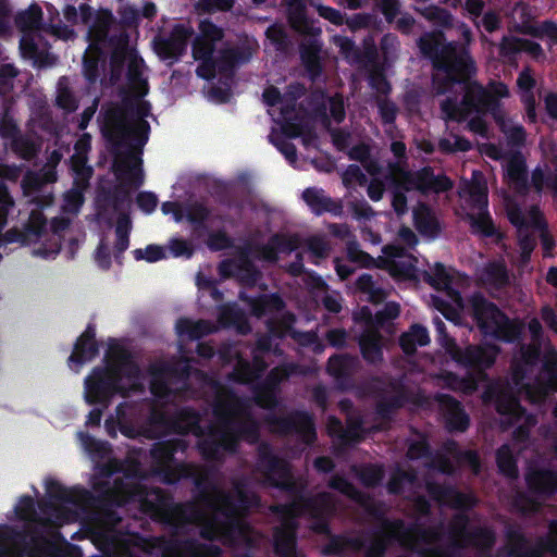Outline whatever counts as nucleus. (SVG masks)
I'll list each match as a JSON object with an SVG mask.
<instances>
[{
    "instance_id": "f257e3e1",
    "label": "nucleus",
    "mask_w": 557,
    "mask_h": 557,
    "mask_svg": "<svg viewBox=\"0 0 557 557\" xmlns=\"http://www.w3.org/2000/svg\"><path fill=\"white\" fill-rule=\"evenodd\" d=\"M240 400L233 391L218 394L213 403V414L219 425H201V414L193 407H183L172 414V432L178 435L193 434L199 437L197 448L208 462H222L225 454L237 451L239 443L256 444L260 440L259 422L247 412L243 419H235Z\"/></svg>"
},
{
    "instance_id": "f03ea898",
    "label": "nucleus",
    "mask_w": 557,
    "mask_h": 557,
    "mask_svg": "<svg viewBox=\"0 0 557 557\" xmlns=\"http://www.w3.org/2000/svg\"><path fill=\"white\" fill-rule=\"evenodd\" d=\"M257 466L269 486L286 493L292 498L290 503L274 506V512L306 517L311 522L312 532L320 535L331 534L330 521L337 509L336 500L331 493L308 495L307 484L294 478L289 462L274 454L268 444L259 446Z\"/></svg>"
},
{
    "instance_id": "7ed1b4c3",
    "label": "nucleus",
    "mask_w": 557,
    "mask_h": 557,
    "mask_svg": "<svg viewBox=\"0 0 557 557\" xmlns=\"http://www.w3.org/2000/svg\"><path fill=\"white\" fill-rule=\"evenodd\" d=\"M144 59L132 52L127 63L126 77L133 90L132 97H124L121 104L108 108L103 113L102 136L112 146H128L140 153L149 139L151 104L143 98L149 92V85L143 77Z\"/></svg>"
},
{
    "instance_id": "20e7f679",
    "label": "nucleus",
    "mask_w": 557,
    "mask_h": 557,
    "mask_svg": "<svg viewBox=\"0 0 557 557\" xmlns=\"http://www.w3.org/2000/svg\"><path fill=\"white\" fill-rule=\"evenodd\" d=\"M106 366H97L85 377V400L88 405L108 407L116 395L127 398L144 393L143 373L132 352L123 346L110 347Z\"/></svg>"
},
{
    "instance_id": "39448f33",
    "label": "nucleus",
    "mask_w": 557,
    "mask_h": 557,
    "mask_svg": "<svg viewBox=\"0 0 557 557\" xmlns=\"http://www.w3.org/2000/svg\"><path fill=\"white\" fill-rule=\"evenodd\" d=\"M461 86L463 96L460 102L454 96L446 97L440 103L442 117L446 122H463L472 113L487 114L488 108L496 106L497 98L509 97L508 86L500 81H491L484 87L472 78Z\"/></svg>"
},
{
    "instance_id": "423d86ee",
    "label": "nucleus",
    "mask_w": 557,
    "mask_h": 557,
    "mask_svg": "<svg viewBox=\"0 0 557 557\" xmlns=\"http://www.w3.org/2000/svg\"><path fill=\"white\" fill-rule=\"evenodd\" d=\"M433 70L432 87L437 96L451 92L455 86L466 84L478 73L470 48L455 40L444 44V50Z\"/></svg>"
},
{
    "instance_id": "0eeeda50",
    "label": "nucleus",
    "mask_w": 557,
    "mask_h": 557,
    "mask_svg": "<svg viewBox=\"0 0 557 557\" xmlns=\"http://www.w3.org/2000/svg\"><path fill=\"white\" fill-rule=\"evenodd\" d=\"M470 315L484 336L503 343H515L521 338L523 324L510 319L496 304L481 292H474L468 299Z\"/></svg>"
},
{
    "instance_id": "6e6552de",
    "label": "nucleus",
    "mask_w": 557,
    "mask_h": 557,
    "mask_svg": "<svg viewBox=\"0 0 557 557\" xmlns=\"http://www.w3.org/2000/svg\"><path fill=\"white\" fill-rule=\"evenodd\" d=\"M335 44L350 65H356L368 72L369 85L376 91L377 114L383 119V62L377 60L379 53L374 36L367 35L362 39L361 48L349 37H338Z\"/></svg>"
},
{
    "instance_id": "1a4fd4ad",
    "label": "nucleus",
    "mask_w": 557,
    "mask_h": 557,
    "mask_svg": "<svg viewBox=\"0 0 557 557\" xmlns=\"http://www.w3.org/2000/svg\"><path fill=\"white\" fill-rule=\"evenodd\" d=\"M433 324L438 344L457 364L465 369H473L479 373H484L485 370L494 366L499 351L497 346L485 348L479 345H468L462 348L447 333L446 324L440 317L433 319Z\"/></svg>"
},
{
    "instance_id": "9d476101",
    "label": "nucleus",
    "mask_w": 557,
    "mask_h": 557,
    "mask_svg": "<svg viewBox=\"0 0 557 557\" xmlns=\"http://www.w3.org/2000/svg\"><path fill=\"white\" fill-rule=\"evenodd\" d=\"M188 447V441L181 437L159 441L152 445L150 456L153 461V473L164 484L173 485L194 475L193 463L175 459V454L185 453Z\"/></svg>"
},
{
    "instance_id": "9b49d317",
    "label": "nucleus",
    "mask_w": 557,
    "mask_h": 557,
    "mask_svg": "<svg viewBox=\"0 0 557 557\" xmlns=\"http://www.w3.org/2000/svg\"><path fill=\"white\" fill-rule=\"evenodd\" d=\"M372 513L375 518V530L373 542L363 535L345 536L330 534L329 542L323 546L322 553L325 556H345L349 553L366 552V557H383V502H377Z\"/></svg>"
},
{
    "instance_id": "f8f14e48",
    "label": "nucleus",
    "mask_w": 557,
    "mask_h": 557,
    "mask_svg": "<svg viewBox=\"0 0 557 557\" xmlns=\"http://www.w3.org/2000/svg\"><path fill=\"white\" fill-rule=\"evenodd\" d=\"M114 149H117L113 146ZM120 147L119 149H121ZM124 153L123 158L117 157L113 162V171L119 180L127 176L128 182H121L103 191L104 200L113 208L114 211H120L125 203L129 201V190L127 184L134 188H139L144 184V172L141 169L143 160L135 153L139 154L138 150L132 149ZM143 151L140 152V154Z\"/></svg>"
},
{
    "instance_id": "ddd939ff",
    "label": "nucleus",
    "mask_w": 557,
    "mask_h": 557,
    "mask_svg": "<svg viewBox=\"0 0 557 557\" xmlns=\"http://www.w3.org/2000/svg\"><path fill=\"white\" fill-rule=\"evenodd\" d=\"M355 323L363 326L359 336V347L362 358L371 364L383 360V309L373 314L368 306L360 307L354 312Z\"/></svg>"
},
{
    "instance_id": "4468645a",
    "label": "nucleus",
    "mask_w": 557,
    "mask_h": 557,
    "mask_svg": "<svg viewBox=\"0 0 557 557\" xmlns=\"http://www.w3.org/2000/svg\"><path fill=\"white\" fill-rule=\"evenodd\" d=\"M505 178L515 195L524 198L531 188L541 196L544 187H547L548 174L546 175L542 166L537 165L532 170L529 180L525 159L520 152H516L505 165Z\"/></svg>"
},
{
    "instance_id": "2eb2a0df",
    "label": "nucleus",
    "mask_w": 557,
    "mask_h": 557,
    "mask_svg": "<svg viewBox=\"0 0 557 557\" xmlns=\"http://www.w3.org/2000/svg\"><path fill=\"white\" fill-rule=\"evenodd\" d=\"M264 422L270 430L278 435H297L306 445H311L317 441V430L313 417L305 410H295L287 416H276L269 413Z\"/></svg>"
},
{
    "instance_id": "dca6fc26",
    "label": "nucleus",
    "mask_w": 557,
    "mask_h": 557,
    "mask_svg": "<svg viewBox=\"0 0 557 557\" xmlns=\"http://www.w3.org/2000/svg\"><path fill=\"white\" fill-rule=\"evenodd\" d=\"M484 399L494 401L496 411L505 417L508 424L513 425L523 420L531 431L537 423L536 416L529 413L521 405L518 394L509 385L500 388L490 387L484 392Z\"/></svg>"
},
{
    "instance_id": "f3484780",
    "label": "nucleus",
    "mask_w": 557,
    "mask_h": 557,
    "mask_svg": "<svg viewBox=\"0 0 557 557\" xmlns=\"http://www.w3.org/2000/svg\"><path fill=\"white\" fill-rule=\"evenodd\" d=\"M430 535L431 531L417 522L405 524L399 521L397 523L398 542L405 550L421 557H454L449 548L438 546L424 548L422 544L430 541Z\"/></svg>"
},
{
    "instance_id": "a211bd4d",
    "label": "nucleus",
    "mask_w": 557,
    "mask_h": 557,
    "mask_svg": "<svg viewBox=\"0 0 557 557\" xmlns=\"http://www.w3.org/2000/svg\"><path fill=\"white\" fill-rule=\"evenodd\" d=\"M234 490V494L219 491L218 505L214 506V509L228 520L244 517L260 505V497L255 492L246 490L240 483H237Z\"/></svg>"
},
{
    "instance_id": "6ab92c4d",
    "label": "nucleus",
    "mask_w": 557,
    "mask_h": 557,
    "mask_svg": "<svg viewBox=\"0 0 557 557\" xmlns=\"http://www.w3.org/2000/svg\"><path fill=\"white\" fill-rule=\"evenodd\" d=\"M453 181L446 174L435 175L432 166L407 171L401 175V186L406 191L418 190L422 195L440 194L453 188Z\"/></svg>"
},
{
    "instance_id": "aec40b11",
    "label": "nucleus",
    "mask_w": 557,
    "mask_h": 557,
    "mask_svg": "<svg viewBox=\"0 0 557 557\" xmlns=\"http://www.w3.org/2000/svg\"><path fill=\"white\" fill-rule=\"evenodd\" d=\"M360 361L350 355H333L327 360V373L334 379L336 387L342 392H349L357 387L355 375Z\"/></svg>"
},
{
    "instance_id": "412c9836",
    "label": "nucleus",
    "mask_w": 557,
    "mask_h": 557,
    "mask_svg": "<svg viewBox=\"0 0 557 557\" xmlns=\"http://www.w3.org/2000/svg\"><path fill=\"white\" fill-rule=\"evenodd\" d=\"M194 30L184 24H175L166 38L154 41L157 54L162 60H178L186 51Z\"/></svg>"
},
{
    "instance_id": "4be33fe9",
    "label": "nucleus",
    "mask_w": 557,
    "mask_h": 557,
    "mask_svg": "<svg viewBox=\"0 0 557 557\" xmlns=\"http://www.w3.org/2000/svg\"><path fill=\"white\" fill-rule=\"evenodd\" d=\"M100 474L106 480H98L92 483V488L107 497L113 498H129L139 494L141 485L138 483L131 482L125 475L117 476L110 481L113 474V469L110 466H104L100 470Z\"/></svg>"
},
{
    "instance_id": "5701e85b",
    "label": "nucleus",
    "mask_w": 557,
    "mask_h": 557,
    "mask_svg": "<svg viewBox=\"0 0 557 557\" xmlns=\"http://www.w3.org/2000/svg\"><path fill=\"white\" fill-rule=\"evenodd\" d=\"M505 210L508 221L519 231L529 227L544 231L547 228V223L539 205H532L528 211L527 218L521 205L512 197L505 198Z\"/></svg>"
},
{
    "instance_id": "b1692460",
    "label": "nucleus",
    "mask_w": 557,
    "mask_h": 557,
    "mask_svg": "<svg viewBox=\"0 0 557 557\" xmlns=\"http://www.w3.org/2000/svg\"><path fill=\"white\" fill-rule=\"evenodd\" d=\"M528 491L540 498L557 494V471L547 468L529 467L524 474Z\"/></svg>"
},
{
    "instance_id": "393cba45",
    "label": "nucleus",
    "mask_w": 557,
    "mask_h": 557,
    "mask_svg": "<svg viewBox=\"0 0 557 557\" xmlns=\"http://www.w3.org/2000/svg\"><path fill=\"white\" fill-rule=\"evenodd\" d=\"M436 400L443 411L445 428L448 432H466L470 426V417L462 404L449 394H438Z\"/></svg>"
},
{
    "instance_id": "a878e982",
    "label": "nucleus",
    "mask_w": 557,
    "mask_h": 557,
    "mask_svg": "<svg viewBox=\"0 0 557 557\" xmlns=\"http://www.w3.org/2000/svg\"><path fill=\"white\" fill-rule=\"evenodd\" d=\"M469 536L465 542L450 541L445 548L455 555L456 549H463L467 547H473L478 550L480 556L491 555L492 549L496 544L495 531L485 525H476L471 528Z\"/></svg>"
},
{
    "instance_id": "bb28decb",
    "label": "nucleus",
    "mask_w": 557,
    "mask_h": 557,
    "mask_svg": "<svg viewBox=\"0 0 557 557\" xmlns=\"http://www.w3.org/2000/svg\"><path fill=\"white\" fill-rule=\"evenodd\" d=\"M297 522L286 520L273 531V550L276 557H304L297 550Z\"/></svg>"
},
{
    "instance_id": "cd10ccee",
    "label": "nucleus",
    "mask_w": 557,
    "mask_h": 557,
    "mask_svg": "<svg viewBox=\"0 0 557 557\" xmlns=\"http://www.w3.org/2000/svg\"><path fill=\"white\" fill-rule=\"evenodd\" d=\"M99 355V343L96 339V325L88 323L85 331L77 337L69 363L81 368L84 363L94 360Z\"/></svg>"
},
{
    "instance_id": "c85d7f7f",
    "label": "nucleus",
    "mask_w": 557,
    "mask_h": 557,
    "mask_svg": "<svg viewBox=\"0 0 557 557\" xmlns=\"http://www.w3.org/2000/svg\"><path fill=\"white\" fill-rule=\"evenodd\" d=\"M299 244V238L295 234L276 233L265 244L258 247V257L267 262L275 263L280 253H290L298 249Z\"/></svg>"
},
{
    "instance_id": "c756f323",
    "label": "nucleus",
    "mask_w": 557,
    "mask_h": 557,
    "mask_svg": "<svg viewBox=\"0 0 557 557\" xmlns=\"http://www.w3.org/2000/svg\"><path fill=\"white\" fill-rule=\"evenodd\" d=\"M115 18L109 9H100L97 11L92 24L88 29V40L90 47L100 50L102 46L114 45L119 36H109L111 26L114 24Z\"/></svg>"
},
{
    "instance_id": "7c9ffc66",
    "label": "nucleus",
    "mask_w": 557,
    "mask_h": 557,
    "mask_svg": "<svg viewBox=\"0 0 557 557\" xmlns=\"http://www.w3.org/2000/svg\"><path fill=\"white\" fill-rule=\"evenodd\" d=\"M505 540L508 547V555L511 557H544L543 550L539 544L537 547L529 546V540L519 524H506Z\"/></svg>"
},
{
    "instance_id": "2f4dec72",
    "label": "nucleus",
    "mask_w": 557,
    "mask_h": 557,
    "mask_svg": "<svg viewBox=\"0 0 557 557\" xmlns=\"http://www.w3.org/2000/svg\"><path fill=\"white\" fill-rule=\"evenodd\" d=\"M287 20L293 29L304 35H317L321 29L307 14V0H286Z\"/></svg>"
},
{
    "instance_id": "473e14b6",
    "label": "nucleus",
    "mask_w": 557,
    "mask_h": 557,
    "mask_svg": "<svg viewBox=\"0 0 557 557\" xmlns=\"http://www.w3.org/2000/svg\"><path fill=\"white\" fill-rule=\"evenodd\" d=\"M404 251L403 247L385 245V272L397 281H411L416 277V267L406 260H395Z\"/></svg>"
},
{
    "instance_id": "72a5a7b5",
    "label": "nucleus",
    "mask_w": 557,
    "mask_h": 557,
    "mask_svg": "<svg viewBox=\"0 0 557 557\" xmlns=\"http://www.w3.org/2000/svg\"><path fill=\"white\" fill-rule=\"evenodd\" d=\"M168 550L180 552L188 557H221L222 548L215 544L200 543L196 539H174L168 542Z\"/></svg>"
},
{
    "instance_id": "f704fd0d",
    "label": "nucleus",
    "mask_w": 557,
    "mask_h": 557,
    "mask_svg": "<svg viewBox=\"0 0 557 557\" xmlns=\"http://www.w3.org/2000/svg\"><path fill=\"white\" fill-rule=\"evenodd\" d=\"M30 544L23 547L8 548L0 557H40L41 555L52 556L55 552V544L39 532H34L30 536Z\"/></svg>"
},
{
    "instance_id": "c9c22d12",
    "label": "nucleus",
    "mask_w": 557,
    "mask_h": 557,
    "mask_svg": "<svg viewBox=\"0 0 557 557\" xmlns=\"http://www.w3.org/2000/svg\"><path fill=\"white\" fill-rule=\"evenodd\" d=\"M413 225L416 230L423 236L436 238L441 231V224L432 208L424 202H419L412 212Z\"/></svg>"
},
{
    "instance_id": "e433bc0d",
    "label": "nucleus",
    "mask_w": 557,
    "mask_h": 557,
    "mask_svg": "<svg viewBox=\"0 0 557 557\" xmlns=\"http://www.w3.org/2000/svg\"><path fill=\"white\" fill-rule=\"evenodd\" d=\"M304 201L309 206L315 215H322L325 212L338 215L342 212V205L325 196L322 189L308 187L302 193Z\"/></svg>"
},
{
    "instance_id": "4c0bfd02",
    "label": "nucleus",
    "mask_w": 557,
    "mask_h": 557,
    "mask_svg": "<svg viewBox=\"0 0 557 557\" xmlns=\"http://www.w3.org/2000/svg\"><path fill=\"white\" fill-rule=\"evenodd\" d=\"M471 233L483 238H493L496 244L504 239V234L495 226L488 211L467 213Z\"/></svg>"
},
{
    "instance_id": "58836bf2",
    "label": "nucleus",
    "mask_w": 557,
    "mask_h": 557,
    "mask_svg": "<svg viewBox=\"0 0 557 557\" xmlns=\"http://www.w3.org/2000/svg\"><path fill=\"white\" fill-rule=\"evenodd\" d=\"M385 23L394 24V29L409 35L416 24L414 17L403 11V3L400 0H385Z\"/></svg>"
},
{
    "instance_id": "ea45409f",
    "label": "nucleus",
    "mask_w": 557,
    "mask_h": 557,
    "mask_svg": "<svg viewBox=\"0 0 557 557\" xmlns=\"http://www.w3.org/2000/svg\"><path fill=\"white\" fill-rule=\"evenodd\" d=\"M334 423L341 429L338 441L342 446L354 447L363 438V417L359 413H349L346 417V428H342L338 419H333Z\"/></svg>"
},
{
    "instance_id": "a19ab883",
    "label": "nucleus",
    "mask_w": 557,
    "mask_h": 557,
    "mask_svg": "<svg viewBox=\"0 0 557 557\" xmlns=\"http://www.w3.org/2000/svg\"><path fill=\"white\" fill-rule=\"evenodd\" d=\"M320 52L321 45L317 40L301 44L299 47L301 64L312 82L317 81L323 72Z\"/></svg>"
},
{
    "instance_id": "79ce46f5",
    "label": "nucleus",
    "mask_w": 557,
    "mask_h": 557,
    "mask_svg": "<svg viewBox=\"0 0 557 557\" xmlns=\"http://www.w3.org/2000/svg\"><path fill=\"white\" fill-rule=\"evenodd\" d=\"M329 487L339 492L344 496L348 497L352 502L357 503L358 505L364 507L366 509L370 510L373 499L372 497L357 488L350 481H348L344 475L341 474H334L329 483Z\"/></svg>"
},
{
    "instance_id": "37998d69",
    "label": "nucleus",
    "mask_w": 557,
    "mask_h": 557,
    "mask_svg": "<svg viewBox=\"0 0 557 557\" xmlns=\"http://www.w3.org/2000/svg\"><path fill=\"white\" fill-rule=\"evenodd\" d=\"M251 313L257 318H262L269 313L280 312L285 308L283 298L277 294H261L256 297L247 298Z\"/></svg>"
},
{
    "instance_id": "c03bdc74",
    "label": "nucleus",
    "mask_w": 557,
    "mask_h": 557,
    "mask_svg": "<svg viewBox=\"0 0 557 557\" xmlns=\"http://www.w3.org/2000/svg\"><path fill=\"white\" fill-rule=\"evenodd\" d=\"M176 369L173 364L160 361L151 363L148 368V373L151 376L150 380V392L154 396H163L169 393V387L165 379L172 375Z\"/></svg>"
},
{
    "instance_id": "a18cd8bd",
    "label": "nucleus",
    "mask_w": 557,
    "mask_h": 557,
    "mask_svg": "<svg viewBox=\"0 0 557 557\" xmlns=\"http://www.w3.org/2000/svg\"><path fill=\"white\" fill-rule=\"evenodd\" d=\"M483 282L499 290L509 285V272L504 260H493L486 263L482 272Z\"/></svg>"
},
{
    "instance_id": "49530a36",
    "label": "nucleus",
    "mask_w": 557,
    "mask_h": 557,
    "mask_svg": "<svg viewBox=\"0 0 557 557\" xmlns=\"http://www.w3.org/2000/svg\"><path fill=\"white\" fill-rule=\"evenodd\" d=\"M175 330L178 336H187L190 341L200 339L214 331L210 321H193L188 318H180L176 321Z\"/></svg>"
},
{
    "instance_id": "de8ad7c7",
    "label": "nucleus",
    "mask_w": 557,
    "mask_h": 557,
    "mask_svg": "<svg viewBox=\"0 0 557 557\" xmlns=\"http://www.w3.org/2000/svg\"><path fill=\"white\" fill-rule=\"evenodd\" d=\"M468 372L465 376H460L454 372H447L444 376V382L447 387L453 391L473 392L478 387V382L486 377V370L484 373H479L473 369H467Z\"/></svg>"
},
{
    "instance_id": "09e8293b",
    "label": "nucleus",
    "mask_w": 557,
    "mask_h": 557,
    "mask_svg": "<svg viewBox=\"0 0 557 557\" xmlns=\"http://www.w3.org/2000/svg\"><path fill=\"white\" fill-rule=\"evenodd\" d=\"M143 506L148 511H159L170 507L171 497L160 487L146 488L141 486L139 494Z\"/></svg>"
},
{
    "instance_id": "8fccbe9b",
    "label": "nucleus",
    "mask_w": 557,
    "mask_h": 557,
    "mask_svg": "<svg viewBox=\"0 0 557 557\" xmlns=\"http://www.w3.org/2000/svg\"><path fill=\"white\" fill-rule=\"evenodd\" d=\"M496 465L498 471L504 476L515 480L519 475L517 460L507 444L502 445L496 450Z\"/></svg>"
},
{
    "instance_id": "3c124183",
    "label": "nucleus",
    "mask_w": 557,
    "mask_h": 557,
    "mask_svg": "<svg viewBox=\"0 0 557 557\" xmlns=\"http://www.w3.org/2000/svg\"><path fill=\"white\" fill-rule=\"evenodd\" d=\"M347 258L350 262L357 263L363 268H370L375 265L377 269H383V256H377L374 259L371 255L360 249V245L356 240H349L347 243Z\"/></svg>"
},
{
    "instance_id": "603ef678",
    "label": "nucleus",
    "mask_w": 557,
    "mask_h": 557,
    "mask_svg": "<svg viewBox=\"0 0 557 557\" xmlns=\"http://www.w3.org/2000/svg\"><path fill=\"white\" fill-rule=\"evenodd\" d=\"M128 44V35L123 32L119 35V38L115 39L114 49L111 52L110 57V64L112 67V71L120 72L125 62H129V55L132 52H136V50H129L127 47Z\"/></svg>"
},
{
    "instance_id": "864d4df0",
    "label": "nucleus",
    "mask_w": 557,
    "mask_h": 557,
    "mask_svg": "<svg viewBox=\"0 0 557 557\" xmlns=\"http://www.w3.org/2000/svg\"><path fill=\"white\" fill-rule=\"evenodd\" d=\"M351 471L366 487L377 486L383 480V465L352 466Z\"/></svg>"
},
{
    "instance_id": "5fc2aeb1",
    "label": "nucleus",
    "mask_w": 557,
    "mask_h": 557,
    "mask_svg": "<svg viewBox=\"0 0 557 557\" xmlns=\"http://www.w3.org/2000/svg\"><path fill=\"white\" fill-rule=\"evenodd\" d=\"M557 392V385L536 376L535 381L525 385L527 398L532 404H542L552 394Z\"/></svg>"
},
{
    "instance_id": "6e6d98bb",
    "label": "nucleus",
    "mask_w": 557,
    "mask_h": 557,
    "mask_svg": "<svg viewBox=\"0 0 557 557\" xmlns=\"http://www.w3.org/2000/svg\"><path fill=\"white\" fill-rule=\"evenodd\" d=\"M537 376L557 385V349L550 344L544 348Z\"/></svg>"
},
{
    "instance_id": "4d7b16f0",
    "label": "nucleus",
    "mask_w": 557,
    "mask_h": 557,
    "mask_svg": "<svg viewBox=\"0 0 557 557\" xmlns=\"http://www.w3.org/2000/svg\"><path fill=\"white\" fill-rule=\"evenodd\" d=\"M298 373L299 366L297 363H282L271 369L262 382L280 391L281 383Z\"/></svg>"
},
{
    "instance_id": "13d9d810",
    "label": "nucleus",
    "mask_w": 557,
    "mask_h": 557,
    "mask_svg": "<svg viewBox=\"0 0 557 557\" xmlns=\"http://www.w3.org/2000/svg\"><path fill=\"white\" fill-rule=\"evenodd\" d=\"M424 281L437 290H453V276L441 262H435L431 273L425 272Z\"/></svg>"
},
{
    "instance_id": "bf43d9fd",
    "label": "nucleus",
    "mask_w": 557,
    "mask_h": 557,
    "mask_svg": "<svg viewBox=\"0 0 557 557\" xmlns=\"http://www.w3.org/2000/svg\"><path fill=\"white\" fill-rule=\"evenodd\" d=\"M444 44L441 39L433 34H425L420 37L418 41L421 53L430 59L433 69L441 58L442 51L444 50Z\"/></svg>"
},
{
    "instance_id": "052dcab7",
    "label": "nucleus",
    "mask_w": 557,
    "mask_h": 557,
    "mask_svg": "<svg viewBox=\"0 0 557 557\" xmlns=\"http://www.w3.org/2000/svg\"><path fill=\"white\" fill-rule=\"evenodd\" d=\"M171 518L177 525H185L197 521L201 513L194 503H178L171 508Z\"/></svg>"
},
{
    "instance_id": "680f3d73",
    "label": "nucleus",
    "mask_w": 557,
    "mask_h": 557,
    "mask_svg": "<svg viewBox=\"0 0 557 557\" xmlns=\"http://www.w3.org/2000/svg\"><path fill=\"white\" fill-rule=\"evenodd\" d=\"M87 157H71V170L74 174V185H81V188H87L94 174V170L87 163Z\"/></svg>"
},
{
    "instance_id": "e2e57ef3",
    "label": "nucleus",
    "mask_w": 557,
    "mask_h": 557,
    "mask_svg": "<svg viewBox=\"0 0 557 557\" xmlns=\"http://www.w3.org/2000/svg\"><path fill=\"white\" fill-rule=\"evenodd\" d=\"M42 21L41 8L34 3L27 10L22 11L15 16V24L21 29H38Z\"/></svg>"
},
{
    "instance_id": "0e129e2a",
    "label": "nucleus",
    "mask_w": 557,
    "mask_h": 557,
    "mask_svg": "<svg viewBox=\"0 0 557 557\" xmlns=\"http://www.w3.org/2000/svg\"><path fill=\"white\" fill-rule=\"evenodd\" d=\"M470 518L466 512H457L451 517L448 524V535L451 541L465 542L471 528Z\"/></svg>"
},
{
    "instance_id": "69168bd1",
    "label": "nucleus",
    "mask_w": 557,
    "mask_h": 557,
    "mask_svg": "<svg viewBox=\"0 0 557 557\" xmlns=\"http://www.w3.org/2000/svg\"><path fill=\"white\" fill-rule=\"evenodd\" d=\"M280 391L261 382L255 391L257 406L267 410H274L278 406Z\"/></svg>"
},
{
    "instance_id": "338daca9",
    "label": "nucleus",
    "mask_w": 557,
    "mask_h": 557,
    "mask_svg": "<svg viewBox=\"0 0 557 557\" xmlns=\"http://www.w3.org/2000/svg\"><path fill=\"white\" fill-rule=\"evenodd\" d=\"M265 37L269 39L274 49L280 53H286L290 48V39L281 24H272L265 29Z\"/></svg>"
},
{
    "instance_id": "774afa93",
    "label": "nucleus",
    "mask_w": 557,
    "mask_h": 557,
    "mask_svg": "<svg viewBox=\"0 0 557 557\" xmlns=\"http://www.w3.org/2000/svg\"><path fill=\"white\" fill-rule=\"evenodd\" d=\"M525 34L533 38H547L552 46L557 45V24L552 20H545L539 25H530L525 27Z\"/></svg>"
}]
</instances>
